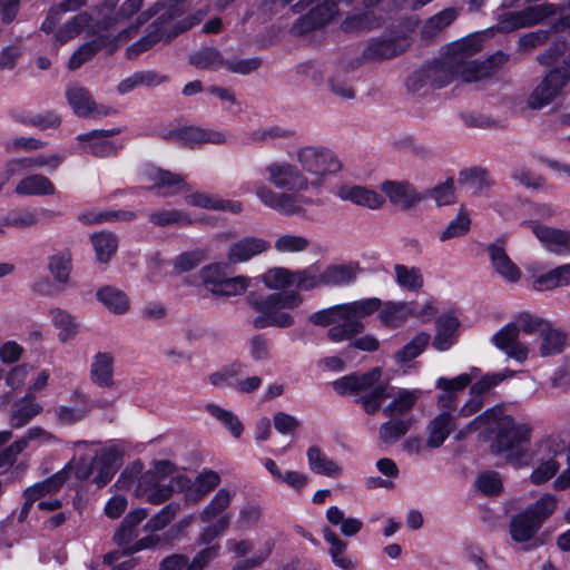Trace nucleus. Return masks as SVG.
I'll return each instance as SVG.
<instances>
[{"mask_svg": "<svg viewBox=\"0 0 570 570\" xmlns=\"http://www.w3.org/2000/svg\"><path fill=\"white\" fill-rule=\"evenodd\" d=\"M481 48L479 35L468 36L446 46L440 59L423 66L407 78V88L412 91L424 87L442 88L456 80L472 82L491 76L508 57L497 52L488 60L479 61L475 56Z\"/></svg>", "mask_w": 570, "mask_h": 570, "instance_id": "f257e3e1", "label": "nucleus"}, {"mask_svg": "<svg viewBox=\"0 0 570 570\" xmlns=\"http://www.w3.org/2000/svg\"><path fill=\"white\" fill-rule=\"evenodd\" d=\"M479 432L483 439H492L491 451L514 466H525L531 460L530 443L533 425L515 421L501 407L485 410L458 431L456 439Z\"/></svg>", "mask_w": 570, "mask_h": 570, "instance_id": "f03ea898", "label": "nucleus"}, {"mask_svg": "<svg viewBox=\"0 0 570 570\" xmlns=\"http://www.w3.org/2000/svg\"><path fill=\"white\" fill-rule=\"evenodd\" d=\"M267 181L253 183L259 202L281 215L293 216L304 212L313 200L304 195L311 189L309 179L297 165L287 160L271 161L264 169Z\"/></svg>", "mask_w": 570, "mask_h": 570, "instance_id": "7ed1b4c3", "label": "nucleus"}, {"mask_svg": "<svg viewBox=\"0 0 570 570\" xmlns=\"http://www.w3.org/2000/svg\"><path fill=\"white\" fill-rule=\"evenodd\" d=\"M382 302L377 297L338 304L309 315V322L318 326H333L327 337L333 343L350 341L364 331L362 320L379 311Z\"/></svg>", "mask_w": 570, "mask_h": 570, "instance_id": "20e7f679", "label": "nucleus"}, {"mask_svg": "<svg viewBox=\"0 0 570 570\" xmlns=\"http://www.w3.org/2000/svg\"><path fill=\"white\" fill-rule=\"evenodd\" d=\"M471 383L468 374H460L453 379L439 377L436 387L442 392L436 397L438 414L426 425V445L431 449L440 448L455 429V413L458 410V393Z\"/></svg>", "mask_w": 570, "mask_h": 570, "instance_id": "39448f33", "label": "nucleus"}, {"mask_svg": "<svg viewBox=\"0 0 570 570\" xmlns=\"http://www.w3.org/2000/svg\"><path fill=\"white\" fill-rule=\"evenodd\" d=\"M75 451L67 468L73 469L77 479L86 480L94 474L92 481L105 487L119 466V453L114 448H102L96 442L76 441L70 443Z\"/></svg>", "mask_w": 570, "mask_h": 570, "instance_id": "423d86ee", "label": "nucleus"}, {"mask_svg": "<svg viewBox=\"0 0 570 570\" xmlns=\"http://www.w3.org/2000/svg\"><path fill=\"white\" fill-rule=\"evenodd\" d=\"M173 470L174 465L169 461L156 462L154 468L145 473H140V469L132 465L122 471L115 485L134 491L136 497L151 504H160L175 493L173 476L167 483L165 482Z\"/></svg>", "mask_w": 570, "mask_h": 570, "instance_id": "0eeeda50", "label": "nucleus"}, {"mask_svg": "<svg viewBox=\"0 0 570 570\" xmlns=\"http://www.w3.org/2000/svg\"><path fill=\"white\" fill-rule=\"evenodd\" d=\"M302 303L303 297L295 292H276L267 295L252 292L246 296V304L254 313L252 325L256 330L292 327L295 317L287 309L297 308Z\"/></svg>", "mask_w": 570, "mask_h": 570, "instance_id": "6e6552de", "label": "nucleus"}, {"mask_svg": "<svg viewBox=\"0 0 570 570\" xmlns=\"http://www.w3.org/2000/svg\"><path fill=\"white\" fill-rule=\"evenodd\" d=\"M558 499L550 493L540 497L522 511L511 517L509 533L520 550L530 551L543 544L539 537L542 524L554 513Z\"/></svg>", "mask_w": 570, "mask_h": 570, "instance_id": "1a4fd4ad", "label": "nucleus"}, {"mask_svg": "<svg viewBox=\"0 0 570 570\" xmlns=\"http://www.w3.org/2000/svg\"><path fill=\"white\" fill-rule=\"evenodd\" d=\"M294 158L301 171L309 179L311 189H321L332 176L342 170L338 156L324 146H301L295 150Z\"/></svg>", "mask_w": 570, "mask_h": 570, "instance_id": "9d476101", "label": "nucleus"}, {"mask_svg": "<svg viewBox=\"0 0 570 570\" xmlns=\"http://www.w3.org/2000/svg\"><path fill=\"white\" fill-rule=\"evenodd\" d=\"M158 12V6L149 8L140 12L132 23L119 31L115 37L102 35L86 42L70 57L68 62L69 69L76 70L80 68L85 62L104 49L109 55L114 53L122 45L135 38L140 28Z\"/></svg>", "mask_w": 570, "mask_h": 570, "instance_id": "9b49d317", "label": "nucleus"}, {"mask_svg": "<svg viewBox=\"0 0 570 570\" xmlns=\"http://www.w3.org/2000/svg\"><path fill=\"white\" fill-rule=\"evenodd\" d=\"M173 17L174 14H169L167 18H165V13L159 16L157 20L148 28V32L141 39L134 42L126 49V57L128 59H135L141 52L147 51L161 39H166L167 41L173 39L178 33L197 24L204 18V13L199 11L195 17L186 19L181 24L176 27L173 33H168L167 30L161 27V24H164L168 19H171Z\"/></svg>", "mask_w": 570, "mask_h": 570, "instance_id": "f8f14e48", "label": "nucleus"}, {"mask_svg": "<svg viewBox=\"0 0 570 570\" xmlns=\"http://www.w3.org/2000/svg\"><path fill=\"white\" fill-rule=\"evenodd\" d=\"M562 450L563 441L556 435H549L537 443V451L541 456L530 475L533 484H543L557 474L560 464L556 461V455Z\"/></svg>", "mask_w": 570, "mask_h": 570, "instance_id": "ddd939ff", "label": "nucleus"}, {"mask_svg": "<svg viewBox=\"0 0 570 570\" xmlns=\"http://www.w3.org/2000/svg\"><path fill=\"white\" fill-rule=\"evenodd\" d=\"M558 7L553 3L530 6L520 11H511L500 16L498 27L502 31H512L531 27L557 13Z\"/></svg>", "mask_w": 570, "mask_h": 570, "instance_id": "4468645a", "label": "nucleus"}, {"mask_svg": "<svg viewBox=\"0 0 570 570\" xmlns=\"http://www.w3.org/2000/svg\"><path fill=\"white\" fill-rule=\"evenodd\" d=\"M66 99L72 111L85 118H101L116 114L110 106L97 104L86 87L79 83H69L66 88Z\"/></svg>", "mask_w": 570, "mask_h": 570, "instance_id": "2eb2a0df", "label": "nucleus"}, {"mask_svg": "<svg viewBox=\"0 0 570 570\" xmlns=\"http://www.w3.org/2000/svg\"><path fill=\"white\" fill-rule=\"evenodd\" d=\"M220 483V476L212 470H203L195 480H190L184 474L173 476V487L175 492H184L185 500L197 502L205 498Z\"/></svg>", "mask_w": 570, "mask_h": 570, "instance_id": "dca6fc26", "label": "nucleus"}, {"mask_svg": "<svg viewBox=\"0 0 570 570\" xmlns=\"http://www.w3.org/2000/svg\"><path fill=\"white\" fill-rule=\"evenodd\" d=\"M569 79L570 73L567 69L557 68L551 70L529 96V106L538 109L550 104Z\"/></svg>", "mask_w": 570, "mask_h": 570, "instance_id": "f3484780", "label": "nucleus"}, {"mask_svg": "<svg viewBox=\"0 0 570 570\" xmlns=\"http://www.w3.org/2000/svg\"><path fill=\"white\" fill-rule=\"evenodd\" d=\"M336 196L343 202L355 206L376 210L385 204V197L376 190L362 185L344 184L336 190Z\"/></svg>", "mask_w": 570, "mask_h": 570, "instance_id": "a211bd4d", "label": "nucleus"}, {"mask_svg": "<svg viewBox=\"0 0 570 570\" xmlns=\"http://www.w3.org/2000/svg\"><path fill=\"white\" fill-rule=\"evenodd\" d=\"M381 190L392 205L403 210L413 208L422 200L415 187L404 180H385L381 184Z\"/></svg>", "mask_w": 570, "mask_h": 570, "instance_id": "6ab92c4d", "label": "nucleus"}, {"mask_svg": "<svg viewBox=\"0 0 570 570\" xmlns=\"http://www.w3.org/2000/svg\"><path fill=\"white\" fill-rule=\"evenodd\" d=\"M519 333L514 324L508 323L498 331L491 338L499 350L503 351L509 358L524 362L529 355V347L518 340Z\"/></svg>", "mask_w": 570, "mask_h": 570, "instance_id": "aec40b11", "label": "nucleus"}, {"mask_svg": "<svg viewBox=\"0 0 570 570\" xmlns=\"http://www.w3.org/2000/svg\"><path fill=\"white\" fill-rule=\"evenodd\" d=\"M120 129L114 128L109 130H92L80 134L77 139L83 144V150L96 157H108L115 155L119 146L108 140L109 137L118 135Z\"/></svg>", "mask_w": 570, "mask_h": 570, "instance_id": "412c9836", "label": "nucleus"}, {"mask_svg": "<svg viewBox=\"0 0 570 570\" xmlns=\"http://www.w3.org/2000/svg\"><path fill=\"white\" fill-rule=\"evenodd\" d=\"M63 161L65 155L60 153L38 154L30 157L12 159L7 164V178H10L20 170H29L35 168H45L49 173H53L61 166Z\"/></svg>", "mask_w": 570, "mask_h": 570, "instance_id": "4be33fe9", "label": "nucleus"}, {"mask_svg": "<svg viewBox=\"0 0 570 570\" xmlns=\"http://www.w3.org/2000/svg\"><path fill=\"white\" fill-rule=\"evenodd\" d=\"M151 181L150 189L156 190L159 196H171L181 191L190 190L189 185L181 175H177L160 168H151L147 171Z\"/></svg>", "mask_w": 570, "mask_h": 570, "instance_id": "5701e85b", "label": "nucleus"}, {"mask_svg": "<svg viewBox=\"0 0 570 570\" xmlns=\"http://www.w3.org/2000/svg\"><path fill=\"white\" fill-rule=\"evenodd\" d=\"M411 42L404 35L375 39L364 50V57L370 60L391 59L403 53Z\"/></svg>", "mask_w": 570, "mask_h": 570, "instance_id": "b1692460", "label": "nucleus"}, {"mask_svg": "<svg viewBox=\"0 0 570 570\" xmlns=\"http://www.w3.org/2000/svg\"><path fill=\"white\" fill-rule=\"evenodd\" d=\"M533 234L542 246L554 254H570V232L531 223Z\"/></svg>", "mask_w": 570, "mask_h": 570, "instance_id": "393cba45", "label": "nucleus"}, {"mask_svg": "<svg viewBox=\"0 0 570 570\" xmlns=\"http://www.w3.org/2000/svg\"><path fill=\"white\" fill-rule=\"evenodd\" d=\"M422 394L420 389L401 387L390 391L389 399L391 401L382 409V413L387 417L406 415L414 409Z\"/></svg>", "mask_w": 570, "mask_h": 570, "instance_id": "a878e982", "label": "nucleus"}, {"mask_svg": "<svg viewBox=\"0 0 570 570\" xmlns=\"http://www.w3.org/2000/svg\"><path fill=\"white\" fill-rule=\"evenodd\" d=\"M268 248L269 243L264 238L244 237L229 246L226 256L229 264H240L248 262Z\"/></svg>", "mask_w": 570, "mask_h": 570, "instance_id": "bb28decb", "label": "nucleus"}, {"mask_svg": "<svg viewBox=\"0 0 570 570\" xmlns=\"http://www.w3.org/2000/svg\"><path fill=\"white\" fill-rule=\"evenodd\" d=\"M115 357L110 352L96 353L90 363V380L94 384L102 389H109L115 384L114 381Z\"/></svg>", "mask_w": 570, "mask_h": 570, "instance_id": "cd10ccee", "label": "nucleus"}, {"mask_svg": "<svg viewBox=\"0 0 570 570\" xmlns=\"http://www.w3.org/2000/svg\"><path fill=\"white\" fill-rule=\"evenodd\" d=\"M324 540L328 543V554L332 562L343 570H355L357 560L346 553L347 542L342 540L331 528L325 527L322 530Z\"/></svg>", "mask_w": 570, "mask_h": 570, "instance_id": "c85d7f7f", "label": "nucleus"}, {"mask_svg": "<svg viewBox=\"0 0 570 570\" xmlns=\"http://www.w3.org/2000/svg\"><path fill=\"white\" fill-rule=\"evenodd\" d=\"M228 141V135L223 131L195 126H181L179 144L194 148L199 144L223 145Z\"/></svg>", "mask_w": 570, "mask_h": 570, "instance_id": "c756f323", "label": "nucleus"}, {"mask_svg": "<svg viewBox=\"0 0 570 570\" xmlns=\"http://www.w3.org/2000/svg\"><path fill=\"white\" fill-rule=\"evenodd\" d=\"M382 376V371L374 367L371 371L361 375L352 374L343 376L333 382V389L341 395H353L361 393L363 389L370 387L373 380H379Z\"/></svg>", "mask_w": 570, "mask_h": 570, "instance_id": "7c9ffc66", "label": "nucleus"}, {"mask_svg": "<svg viewBox=\"0 0 570 570\" xmlns=\"http://www.w3.org/2000/svg\"><path fill=\"white\" fill-rule=\"evenodd\" d=\"M185 200L190 206L205 209L226 210L234 214H239L243 210V205L238 200L222 199L204 191L190 193Z\"/></svg>", "mask_w": 570, "mask_h": 570, "instance_id": "2f4dec72", "label": "nucleus"}, {"mask_svg": "<svg viewBox=\"0 0 570 570\" xmlns=\"http://www.w3.org/2000/svg\"><path fill=\"white\" fill-rule=\"evenodd\" d=\"M488 253L492 267L504 281L517 283L520 279V268L510 259L502 246L491 244Z\"/></svg>", "mask_w": 570, "mask_h": 570, "instance_id": "473e14b6", "label": "nucleus"}, {"mask_svg": "<svg viewBox=\"0 0 570 570\" xmlns=\"http://www.w3.org/2000/svg\"><path fill=\"white\" fill-rule=\"evenodd\" d=\"M361 272L362 268L357 262L330 265L323 269L324 284L325 286H348L356 281Z\"/></svg>", "mask_w": 570, "mask_h": 570, "instance_id": "72a5a7b5", "label": "nucleus"}, {"mask_svg": "<svg viewBox=\"0 0 570 570\" xmlns=\"http://www.w3.org/2000/svg\"><path fill=\"white\" fill-rule=\"evenodd\" d=\"M42 406L35 400L31 393H27L18 400L10 413L9 423L13 429L26 426L33 417L40 414Z\"/></svg>", "mask_w": 570, "mask_h": 570, "instance_id": "f704fd0d", "label": "nucleus"}, {"mask_svg": "<svg viewBox=\"0 0 570 570\" xmlns=\"http://www.w3.org/2000/svg\"><path fill=\"white\" fill-rule=\"evenodd\" d=\"M415 420L409 417H390L389 421L382 423L379 428V440L384 445H393L400 441L410 431Z\"/></svg>", "mask_w": 570, "mask_h": 570, "instance_id": "c9c22d12", "label": "nucleus"}, {"mask_svg": "<svg viewBox=\"0 0 570 570\" xmlns=\"http://www.w3.org/2000/svg\"><path fill=\"white\" fill-rule=\"evenodd\" d=\"M14 193L20 196H50L56 194V187L48 177L32 174L19 180Z\"/></svg>", "mask_w": 570, "mask_h": 570, "instance_id": "e433bc0d", "label": "nucleus"}, {"mask_svg": "<svg viewBox=\"0 0 570 570\" xmlns=\"http://www.w3.org/2000/svg\"><path fill=\"white\" fill-rule=\"evenodd\" d=\"M306 456L309 470L316 474L337 478L343 473V468L323 453L318 446H309Z\"/></svg>", "mask_w": 570, "mask_h": 570, "instance_id": "4c0bfd02", "label": "nucleus"}, {"mask_svg": "<svg viewBox=\"0 0 570 570\" xmlns=\"http://www.w3.org/2000/svg\"><path fill=\"white\" fill-rule=\"evenodd\" d=\"M568 343V335L560 328L552 327L549 323L540 333V355L551 356L563 352Z\"/></svg>", "mask_w": 570, "mask_h": 570, "instance_id": "58836bf2", "label": "nucleus"}, {"mask_svg": "<svg viewBox=\"0 0 570 570\" xmlns=\"http://www.w3.org/2000/svg\"><path fill=\"white\" fill-rule=\"evenodd\" d=\"M234 497L235 491L225 488L218 490L200 512V520L203 522H210L214 519L218 520L223 515H232V513L227 512V509L230 507Z\"/></svg>", "mask_w": 570, "mask_h": 570, "instance_id": "ea45409f", "label": "nucleus"}, {"mask_svg": "<svg viewBox=\"0 0 570 570\" xmlns=\"http://www.w3.org/2000/svg\"><path fill=\"white\" fill-rule=\"evenodd\" d=\"M49 316L52 325L58 331V340L61 343H67L77 336L79 323L69 312L56 307L49 311Z\"/></svg>", "mask_w": 570, "mask_h": 570, "instance_id": "a19ab883", "label": "nucleus"}, {"mask_svg": "<svg viewBox=\"0 0 570 570\" xmlns=\"http://www.w3.org/2000/svg\"><path fill=\"white\" fill-rule=\"evenodd\" d=\"M394 281L396 285L406 292L417 293L423 288L424 277L422 271L416 266L395 264L393 266Z\"/></svg>", "mask_w": 570, "mask_h": 570, "instance_id": "79ce46f5", "label": "nucleus"}, {"mask_svg": "<svg viewBox=\"0 0 570 570\" xmlns=\"http://www.w3.org/2000/svg\"><path fill=\"white\" fill-rule=\"evenodd\" d=\"M68 471L69 469L66 466L50 478L27 488L23 491V498L35 503L40 498L57 492L67 481Z\"/></svg>", "mask_w": 570, "mask_h": 570, "instance_id": "37998d69", "label": "nucleus"}, {"mask_svg": "<svg viewBox=\"0 0 570 570\" xmlns=\"http://www.w3.org/2000/svg\"><path fill=\"white\" fill-rule=\"evenodd\" d=\"M390 391L387 384L381 382V379L373 380L370 387L361 391L363 394L358 402L367 414H374L380 410L383 401L389 399Z\"/></svg>", "mask_w": 570, "mask_h": 570, "instance_id": "c03bdc74", "label": "nucleus"}, {"mask_svg": "<svg viewBox=\"0 0 570 570\" xmlns=\"http://www.w3.org/2000/svg\"><path fill=\"white\" fill-rule=\"evenodd\" d=\"M412 314L410 304L404 302H386L379 313L382 325L396 328L402 326Z\"/></svg>", "mask_w": 570, "mask_h": 570, "instance_id": "a18cd8bd", "label": "nucleus"}, {"mask_svg": "<svg viewBox=\"0 0 570 570\" xmlns=\"http://www.w3.org/2000/svg\"><path fill=\"white\" fill-rule=\"evenodd\" d=\"M98 301L111 313L121 315L130 308L127 294L112 286H104L97 292Z\"/></svg>", "mask_w": 570, "mask_h": 570, "instance_id": "49530a36", "label": "nucleus"}, {"mask_svg": "<svg viewBox=\"0 0 570 570\" xmlns=\"http://www.w3.org/2000/svg\"><path fill=\"white\" fill-rule=\"evenodd\" d=\"M226 277V266L222 263L208 264L199 271L200 285L214 298H216Z\"/></svg>", "mask_w": 570, "mask_h": 570, "instance_id": "de8ad7c7", "label": "nucleus"}, {"mask_svg": "<svg viewBox=\"0 0 570 570\" xmlns=\"http://www.w3.org/2000/svg\"><path fill=\"white\" fill-rule=\"evenodd\" d=\"M570 285V264L560 265L546 274L534 278L533 288L535 291H551L557 287Z\"/></svg>", "mask_w": 570, "mask_h": 570, "instance_id": "09e8293b", "label": "nucleus"}, {"mask_svg": "<svg viewBox=\"0 0 570 570\" xmlns=\"http://www.w3.org/2000/svg\"><path fill=\"white\" fill-rule=\"evenodd\" d=\"M205 411L218 421L235 439H239L244 432V425L238 416L216 403H207Z\"/></svg>", "mask_w": 570, "mask_h": 570, "instance_id": "8fccbe9b", "label": "nucleus"}, {"mask_svg": "<svg viewBox=\"0 0 570 570\" xmlns=\"http://www.w3.org/2000/svg\"><path fill=\"white\" fill-rule=\"evenodd\" d=\"M459 328V321L451 315L441 316L436 323V334L433 346L438 351H446L454 343V335Z\"/></svg>", "mask_w": 570, "mask_h": 570, "instance_id": "3c124183", "label": "nucleus"}, {"mask_svg": "<svg viewBox=\"0 0 570 570\" xmlns=\"http://www.w3.org/2000/svg\"><path fill=\"white\" fill-rule=\"evenodd\" d=\"M326 520L335 527H340V532L344 537L356 535L363 529V521L354 517H345L342 509L332 505L326 510Z\"/></svg>", "mask_w": 570, "mask_h": 570, "instance_id": "603ef678", "label": "nucleus"}, {"mask_svg": "<svg viewBox=\"0 0 570 570\" xmlns=\"http://www.w3.org/2000/svg\"><path fill=\"white\" fill-rule=\"evenodd\" d=\"M48 269L59 284L66 285L72 269V255L69 249L57 252L48 257Z\"/></svg>", "mask_w": 570, "mask_h": 570, "instance_id": "864d4df0", "label": "nucleus"}, {"mask_svg": "<svg viewBox=\"0 0 570 570\" xmlns=\"http://www.w3.org/2000/svg\"><path fill=\"white\" fill-rule=\"evenodd\" d=\"M90 240L96 259L101 264H107L117 252L118 239L116 235L110 232L95 233L90 236Z\"/></svg>", "mask_w": 570, "mask_h": 570, "instance_id": "5fc2aeb1", "label": "nucleus"}, {"mask_svg": "<svg viewBox=\"0 0 570 570\" xmlns=\"http://www.w3.org/2000/svg\"><path fill=\"white\" fill-rule=\"evenodd\" d=\"M325 286L324 273L317 265L294 271L293 287L297 291H312Z\"/></svg>", "mask_w": 570, "mask_h": 570, "instance_id": "6e6d98bb", "label": "nucleus"}, {"mask_svg": "<svg viewBox=\"0 0 570 570\" xmlns=\"http://www.w3.org/2000/svg\"><path fill=\"white\" fill-rule=\"evenodd\" d=\"M294 271L285 267H273L262 275V281L269 289H285L293 287Z\"/></svg>", "mask_w": 570, "mask_h": 570, "instance_id": "4d7b16f0", "label": "nucleus"}, {"mask_svg": "<svg viewBox=\"0 0 570 570\" xmlns=\"http://www.w3.org/2000/svg\"><path fill=\"white\" fill-rule=\"evenodd\" d=\"M309 247V240L296 234H282L274 242V248L279 254H296L305 252Z\"/></svg>", "mask_w": 570, "mask_h": 570, "instance_id": "13d9d810", "label": "nucleus"}, {"mask_svg": "<svg viewBox=\"0 0 570 570\" xmlns=\"http://www.w3.org/2000/svg\"><path fill=\"white\" fill-rule=\"evenodd\" d=\"M91 18L87 13H79L72 17L56 33V41L65 43L77 37L85 28L89 27Z\"/></svg>", "mask_w": 570, "mask_h": 570, "instance_id": "bf43d9fd", "label": "nucleus"}, {"mask_svg": "<svg viewBox=\"0 0 570 570\" xmlns=\"http://www.w3.org/2000/svg\"><path fill=\"white\" fill-rule=\"evenodd\" d=\"M149 220L157 226L179 225L185 226L191 224L188 214L178 209H160L149 215Z\"/></svg>", "mask_w": 570, "mask_h": 570, "instance_id": "052dcab7", "label": "nucleus"}, {"mask_svg": "<svg viewBox=\"0 0 570 570\" xmlns=\"http://www.w3.org/2000/svg\"><path fill=\"white\" fill-rule=\"evenodd\" d=\"M250 282V277L245 275H236L232 277L227 275L216 299H227L229 297L243 295L249 288Z\"/></svg>", "mask_w": 570, "mask_h": 570, "instance_id": "680f3d73", "label": "nucleus"}, {"mask_svg": "<svg viewBox=\"0 0 570 570\" xmlns=\"http://www.w3.org/2000/svg\"><path fill=\"white\" fill-rule=\"evenodd\" d=\"M458 17V11L453 8L445 9L433 17H431L422 29V35L425 38H431L449 24H451Z\"/></svg>", "mask_w": 570, "mask_h": 570, "instance_id": "e2e57ef3", "label": "nucleus"}, {"mask_svg": "<svg viewBox=\"0 0 570 570\" xmlns=\"http://www.w3.org/2000/svg\"><path fill=\"white\" fill-rule=\"evenodd\" d=\"M336 68L334 62H316V61H308L305 63H302L298 67V71L304 75L305 77L309 78L315 83L323 82L326 78L330 79L332 73L334 72V69Z\"/></svg>", "mask_w": 570, "mask_h": 570, "instance_id": "0e129e2a", "label": "nucleus"}, {"mask_svg": "<svg viewBox=\"0 0 570 570\" xmlns=\"http://www.w3.org/2000/svg\"><path fill=\"white\" fill-rule=\"evenodd\" d=\"M475 488L484 495H498L503 490L502 478L497 471H483L475 480Z\"/></svg>", "mask_w": 570, "mask_h": 570, "instance_id": "69168bd1", "label": "nucleus"}, {"mask_svg": "<svg viewBox=\"0 0 570 570\" xmlns=\"http://www.w3.org/2000/svg\"><path fill=\"white\" fill-rule=\"evenodd\" d=\"M430 341V335L428 333H419L413 337L411 342L403 346L399 352L395 353L396 362L404 363L412 361L416 356H419L425 348Z\"/></svg>", "mask_w": 570, "mask_h": 570, "instance_id": "338daca9", "label": "nucleus"}, {"mask_svg": "<svg viewBox=\"0 0 570 570\" xmlns=\"http://www.w3.org/2000/svg\"><path fill=\"white\" fill-rule=\"evenodd\" d=\"M379 26V21L372 12L366 11L362 13H354L346 17L341 24V28L345 32H354L368 30Z\"/></svg>", "mask_w": 570, "mask_h": 570, "instance_id": "774afa93", "label": "nucleus"}]
</instances>
